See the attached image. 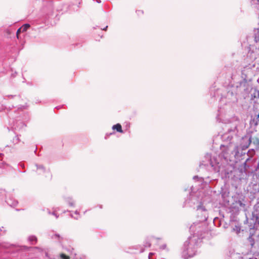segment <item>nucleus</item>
<instances>
[{
	"instance_id": "obj_9",
	"label": "nucleus",
	"mask_w": 259,
	"mask_h": 259,
	"mask_svg": "<svg viewBox=\"0 0 259 259\" xmlns=\"http://www.w3.org/2000/svg\"><path fill=\"white\" fill-rule=\"evenodd\" d=\"M137 13L138 14V15L143 14V12L142 11L139 10V11H137Z\"/></svg>"
},
{
	"instance_id": "obj_10",
	"label": "nucleus",
	"mask_w": 259,
	"mask_h": 259,
	"mask_svg": "<svg viewBox=\"0 0 259 259\" xmlns=\"http://www.w3.org/2000/svg\"><path fill=\"white\" fill-rule=\"evenodd\" d=\"M107 27H108L107 26H106V28L105 29L104 28L103 30H106V29L107 28Z\"/></svg>"
},
{
	"instance_id": "obj_12",
	"label": "nucleus",
	"mask_w": 259,
	"mask_h": 259,
	"mask_svg": "<svg viewBox=\"0 0 259 259\" xmlns=\"http://www.w3.org/2000/svg\"><path fill=\"white\" fill-rule=\"evenodd\" d=\"M258 147H259V141H258Z\"/></svg>"
},
{
	"instance_id": "obj_1",
	"label": "nucleus",
	"mask_w": 259,
	"mask_h": 259,
	"mask_svg": "<svg viewBox=\"0 0 259 259\" xmlns=\"http://www.w3.org/2000/svg\"><path fill=\"white\" fill-rule=\"evenodd\" d=\"M255 233V230L254 228H250V236L248 238V240L250 242V245L252 247L254 244V240L252 238V236L254 235Z\"/></svg>"
},
{
	"instance_id": "obj_11",
	"label": "nucleus",
	"mask_w": 259,
	"mask_h": 259,
	"mask_svg": "<svg viewBox=\"0 0 259 259\" xmlns=\"http://www.w3.org/2000/svg\"><path fill=\"white\" fill-rule=\"evenodd\" d=\"M70 205H71V206H73V204L72 203H70Z\"/></svg>"
},
{
	"instance_id": "obj_5",
	"label": "nucleus",
	"mask_w": 259,
	"mask_h": 259,
	"mask_svg": "<svg viewBox=\"0 0 259 259\" xmlns=\"http://www.w3.org/2000/svg\"><path fill=\"white\" fill-rule=\"evenodd\" d=\"M60 257L61 259H70V257L69 256L66 255L64 253H61L60 254Z\"/></svg>"
},
{
	"instance_id": "obj_8",
	"label": "nucleus",
	"mask_w": 259,
	"mask_h": 259,
	"mask_svg": "<svg viewBox=\"0 0 259 259\" xmlns=\"http://www.w3.org/2000/svg\"><path fill=\"white\" fill-rule=\"evenodd\" d=\"M21 28H19L17 31V32H16V36H17V38L18 39L19 38V34L21 33Z\"/></svg>"
},
{
	"instance_id": "obj_2",
	"label": "nucleus",
	"mask_w": 259,
	"mask_h": 259,
	"mask_svg": "<svg viewBox=\"0 0 259 259\" xmlns=\"http://www.w3.org/2000/svg\"><path fill=\"white\" fill-rule=\"evenodd\" d=\"M112 129L113 130H116L117 132H118L119 133H123V131L122 130L121 125L119 123H117L116 124L112 126Z\"/></svg>"
},
{
	"instance_id": "obj_4",
	"label": "nucleus",
	"mask_w": 259,
	"mask_h": 259,
	"mask_svg": "<svg viewBox=\"0 0 259 259\" xmlns=\"http://www.w3.org/2000/svg\"><path fill=\"white\" fill-rule=\"evenodd\" d=\"M241 229L239 226H235L232 229L233 232H235L237 234H239L240 232Z\"/></svg>"
},
{
	"instance_id": "obj_7",
	"label": "nucleus",
	"mask_w": 259,
	"mask_h": 259,
	"mask_svg": "<svg viewBox=\"0 0 259 259\" xmlns=\"http://www.w3.org/2000/svg\"><path fill=\"white\" fill-rule=\"evenodd\" d=\"M255 39L256 41L259 42V30H258L257 32L255 33Z\"/></svg>"
},
{
	"instance_id": "obj_3",
	"label": "nucleus",
	"mask_w": 259,
	"mask_h": 259,
	"mask_svg": "<svg viewBox=\"0 0 259 259\" xmlns=\"http://www.w3.org/2000/svg\"><path fill=\"white\" fill-rule=\"evenodd\" d=\"M30 27V26L29 24H25L23 25H22V27L20 28H21L22 32H25Z\"/></svg>"
},
{
	"instance_id": "obj_6",
	"label": "nucleus",
	"mask_w": 259,
	"mask_h": 259,
	"mask_svg": "<svg viewBox=\"0 0 259 259\" xmlns=\"http://www.w3.org/2000/svg\"><path fill=\"white\" fill-rule=\"evenodd\" d=\"M29 240L31 242H34L36 243L37 242V238L35 236H30L29 238Z\"/></svg>"
}]
</instances>
